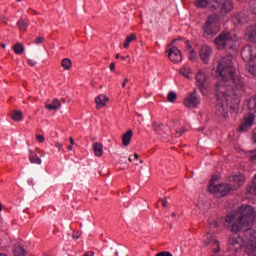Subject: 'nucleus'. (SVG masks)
I'll use <instances>...</instances> for the list:
<instances>
[{
	"label": "nucleus",
	"mask_w": 256,
	"mask_h": 256,
	"mask_svg": "<svg viewBox=\"0 0 256 256\" xmlns=\"http://www.w3.org/2000/svg\"><path fill=\"white\" fill-rule=\"evenodd\" d=\"M256 219L255 208L252 206H241L227 214L225 217V227L233 234L229 237V251H238L244 247L248 256H256V231L253 228ZM244 231L243 237L237 233Z\"/></svg>",
	"instance_id": "f257e3e1"
},
{
	"label": "nucleus",
	"mask_w": 256,
	"mask_h": 256,
	"mask_svg": "<svg viewBox=\"0 0 256 256\" xmlns=\"http://www.w3.org/2000/svg\"><path fill=\"white\" fill-rule=\"evenodd\" d=\"M216 75L220 79L216 85L225 87V89H233L234 97H239L245 93V81L237 75L233 55L228 54L218 61Z\"/></svg>",
	"instance_id": "f03ea898"
},
{
	"label": "nucleus",
	"mask_w": 256,
	"mask_h": 256,
	"mask_svg": "<svg viewBox=\"0 0 256 256\" xmlns=\"http://www.w3.org/2000/svg\"><path fill=\"white\" fill-rule=\"evenodd\" d=\"M216 91V115L219 117H223L227 119L229 117V101L232 105H239L241 97H235L234 91L231 88L219 87V85H215Z\"/></svg>",
	"instance_id": "7ed1b4c3"
},
{
	"label": "nucleus",
	"mask_w": 256,
	"mask_h": 256,
	"mask_svg": "<svg viewBox=\"0 0 256 256\" xmlns=\"http://www.w3.org/2000/svg\"><path fill=\"white\" fill-rule=\"evenodd\" d=\"M217 178L215 176L210 180L208 190L210 193L216 194V197H225L229 195L231 191H236L245 183V176L243 174H235L228 177L229 184L215 185Z\"/></svg>",
	"instance_id": "20e7f679"
},
{
	"label": "nucleus",
	"mask_w": 256,
	"mask_h": 256,
	"mask_svg": "<svg viewBox=\"0 0 256 256\" xmlns=\"http://www.w3.org/2000/svg\"><path fill=\"white\" fill-rule=\"evenodd\" d=\"M237 43V36L231 34L229 31L221 32L215 39L214 45H216L217 49L223 51V49L233 51L235 50Z\"/></svg>",
	"instance_id": "39448f33"
},
{
	"label": "nucleus",
	"mask_w": 256,
	"mask_h": 256,
	"mask_svg": "<svg viewBox=\"0 0 256 256\" xmlns=\"http://www.w3.org/2000/svg\"><path fill=\"white\" fill-rule=\"evenodd\" d=\"M219 19V14L208 16L206 22L202 26L203 37H205V39H213V37L221 31V28L219 27Z\"/></svg>",
	"instance_id": "423d86ee"
},
{
	"label": "nucleus",
	"mask_w": 256,
	"mask_h": 256,
	"mask_svg": "<svg viewBox=\"0 0 256 256\" xmlns=\"http://www.w3.org/2000/svg\"><path fill=\"white\" fill-rule=\"evenodd\" d=\"M185 107H188L190 109H197L199 105H201V96L197 92L196 89L193 90V92L188 93L187 97L184 98L183 101Z\"/></svg>",
	"instance_id": "0eeeda50"
},
{
	"label": "nucleus",
	"mask_w": 256,
	"mask_h": 256,
	"mask_svg": "<svg viewBox=\"0 0 256 256\" xmlns=\"http://www.w3.org/2000/svg\"><path fill=\"white\" fill-rule=\"evenodd\" d=\"M241 57L246 63L256 59V47L252 45H246L241 50Z\"/></svg>",
	"instance_id": "6e6552de"
},
{
	"label": "nucleus",
	"mask_w": 256,
	"mask_h": 256,
	"mask_svg": "<svg viewBox=\"0 0 256 256\" xmlns=\"http://www.w3.org/2000/svg\"><path fill=\"white\" fill-rule=\"evenodd\" d=\"M196 85L202 95H205L207 89V74L203 71H198L196 74Z\"/></svg>",
	"instance_id": "1a4fd4ad"
},
{
	"label": "nucleus",
	"mask_w": 256,
	"mask_h": 256,
	"mask_svg": "<svg viewBox=\"0 0 256 256\" xmlns=\"http://www.w3.org/2000/svg\"><path fill=\"white\" fill-rule=\"evenodd\" d=\"M204 243L207 246L209 245L211 246L213 253H219V251H221V247L219 246V241L211 233L206 234V236L204 237Z\"/></svg>",
	"instance_id": "9d476101"
},
{
	"label": "nucleus",
	"mask_w": 256,
	"mask_h": 256,
	"mask_svg": "<svg viewBox=\"0 0 256 256\" xmlns=\"http://www.w3.org/2000/svg\"><path fill=\"white\" fill-rule=\"evenodd\" d=\"M211 55H213V48H211L209 45H203L199 50V57L202 61V63H205V65H208Z\"/></svg>",
	"instance_id": "9b49d317"
},
{
	"label": "nucleus",
	"mask_w": 256,
	"mask_h": 256,
	"mask_svg": "<svg viewBox=\"0 0 256 256\" xmlns=\"http://www.w3.org/2000/svg\"><path fill=\"white\" fill-rule=\"evenodd\" d=\"M253 121H255V116L253 113H249L247 116L244 117V120L240 124V127L238 128V131L240 133H247L249 129L253 126Z\"/></svg>",
	"instance_id": "f8f14e48"
},
{
	"label": "nucleus",
	"mask_w": 256,
	"mask_h": 256,
	"mask_svg": "<svg viewBox=\"0 0 256 256\" xmlns=\"http://www.w3.org/2000/svg\"><path fill=\"white\" fill-rule=\"evenodd\" d=\"M235 7V4L233 3V0H224L223 2L220 3L219 6V14L222 17H225L226 15H229L231 11H233Z\"/></svg>",
	"instance_id": "ddd939ff"
},
{
	"label": "nucleus",
	"mask_w": 256,
	"mask_h": 256,
	"mask_svg": "<svg viewBox=\"0 0 256 256\" xmlns=\"http://www.w3.org/2000/svg\"><path fill=\"white\" fill-rule=\"evenodd\" d=\"M168 57L172 63H181L183 61V56L181 55V50L177 46H172L167 50Z\"/></svg>",
	"instance_id": "4468645a"
},
{
	"label": "nucleus",
	"mask_w": 256,
	"mask_h": 256,
	"mask_svg": "<svg viewBox=\"0 0 256 256\" xmlns=\"http://www.w3.org/2000/svg\"><path fill=\"white\" fill-rule=\"evenodd\" d=\"M249 22V15L246 12H240L233 17V23L235 25H245Z\"/></svg>",
	"instance_id": "2eb2a0df"
},
{
	"label": "nucleus",
	"mask_w": 256,
	"mask_h": 256,
	"mask_svg": "<svg viewBox=\"0 0 256 256\" xmlns=\"http://www.w3.org/2000/svg\"><path fill=\"white\" fill-rule=\"evenodd\" d=\"M246 37L248 41H251L252 43H256V25H252L247 28Z\"/></svg>",
	"instance_id": "dca6fc26"
},
{
	"label": "nucleus",
	"mask_w": 256,
	"mask_h": 256,
	"mask_svg": "<svg viewBox=\"0 0 256 256\" xmlns=\"http://www.w3.org/2000/svg\"><path fill=\"white\" fill-rule=\"evenodd\" d=\"M248 197H253L256 195V175L253 177L252 182L247 187Z\"/></svg>",
	"instance_id": "f3484780"
},
{
	"label": "nucleus",
	"mask_w": 256,
	"mask_h": 256,
	"mask_svg": "<svg viewBox=\"0 0 256 256\" xmlns=\"http://www.w3.org/2000/svg\"><path fill=\"white\" fill-rule=\"evenodd\" d=\"M107 101H109V98L106 95H99L98 97H96L95 102L97 105V109L105 107Z\"/></svg>",
	"instance_id": "a211bd4d"
},
{
	"label": "nucleus",
	"mask_w": 256,
	"mask_h": 256,
	"mask_svg": "<svg viewBox=\"0 0 256 256\" xmlns=\"http://www.w3.org/2000/svg\"><path fill=\"white\" fill-rule=\"evenodd\" d=\"M132 138H133V130H128L122 136V145H124V147L129 146V143H131Z\"/></svg>",
	"instance_id": "6ab92c4d"
},
{
	"label": "nucleus",
	"mask_w": 256,
	"mask_h": 256,
	"mask_svg": "<svg viewBox=\"0 0 256 256\" xmlns=\"http://www.w3.org/2000/svg\"><path fill=\"white\" fill-rule=\"evenodd\" d=\"M196 7L204 9L207 7L211 11V0H194Z\"/></svg>",
	"instance_id": "aec40b11"
},
{
	"label": "nucleus",
	"mask_w": 256,
	"mask_h": 256,
	"mask_svg": "<svg viewBox=\"0 0 256 256\" xmlns=\"http://www.w3.org/2000/svg\"><path fill=\"white\" fill-rule=\"evenodd\" d=\"M61 107V102H59V99H54L51 104H45V109H48L49 111H57Z\"/></svg>",
	"instance_id": "412c9836"
},
{
	"label": "nucleus",
	"mask_w": 256,
	"mask_h": 256,
	"mask_svg": "<svg viewBox=\"0 0 256 256\" xmlns=\"http://www.w3.org/2000/svg\"><path fill=\"white\" fill-rule=\"evenodd\" d=\"M93 151H94L96 157H101V155H103V144L97 143V142L94 143Z\"/></svg>",
	"instance_id": "4be33fe9"
},
{
	"label": "nucleus",
	"mask_w": 256,
	"mask_h": 256,
	"mask_svg": "<svg viewBox=\"0 0 256 256\" xmlns=\"http://www.w3.org/2000/svg\"><path fill=\"white\" fill-rule=\"evenodd\" d=\"M246 71H248V73H250V75H253L254 77H256V62H250L246 66Z\"/></svg>",
	"instance_id": "5701e85b"
},
{
	"label": "nucleus",
	"mask_w": 256,
	"mask_h": 256,
	"mask_svg": "<svg viewBox=\"0 0 256 256\" xmlns=\"http://www.w3.org/2000/svg\"><path fill=\"white\" fill-rule=\"evenodd\" d=\"M247 105H248L249 111H253L254 113H256V95L249 99Z\"/></svg>",
	"instance_id": "b1692460"
},
{
	"label": "nucleus",
	"mask_w": 256,
	"mask_h": 256,
	"mask_svg": "<svg viewBox=\"0 0 256 256\" xmlns=\"http://www.w3.org/2000/svg\"><path fill=\"white\" fill-rule=\"evenodd\" d=\"M221 3H223V0H210L211 11L219 10Z\"/></svg>",
	"instance_id": "393cba45"
},
{
	"label": "nucleus",
	"mask_w": 256,
	"mask_h": 256,
	"mask_svg": "<svg viewBox=\"0 0 256 256\" xmlns=\"http://www.w3.org/2000/svg\"><path fill=\"white\" fill-rule=\"evenodd\" d=\"M135 39H137V36L134 33L130 34L123 44L124 49H128L129 45H131L132 41H135Z\"/></svg>",
	"instance_id": "a878e982"
},
{
	"label": "nucleus",
	"mask_w": 256,
	"mask_h": 256,
	"mask_svg": "<svg viewBox=\"0 0 256 256\" xmlns=\"http://www.w3.org/2000/svg\"><path fill=\"white\" fill-rule=\"evenodd\" d=\"M30 163H34L35 165H41V158L37 157L33 151L30 150Z\"/></svg>",
	"instance_id": "bb28decb"
},
{
	"label": "nucleus",
	"mask_w": 256,
	"mask_h": 256,
	"mask_svg": "<svg viewBox=\"0 0 256 256\" xmlns=\"http://www.w3.org/2000/svg\"><path fill=\"white\" fill-rule=\"evenodd\" d=\"M11 118L13 121H21L23 119V113H21L19 110H16L11 114Z\"/></svg>",
	"instance_id": "cd10ccee"
},
{
	"label": "nucleus",
	"mask_w": 256,
	"mask_h": 256,
	"mask_svg": "<svg viewBox=\"0 0 256 256\" xmlns=\"http://www.w3.org/2000/svg\"><path fill=\"white\" fill-rule=\"evenodd\" d=\"M23 51H25V46H23V44L17 43L14 45V52L16 53V55H21Z\"/></svg>",
	"instance_id": "c85d7f7f"
},
{
	"label": "nucleus",
	"mask_w": 256,
	"mask_h": 256,
	"mask_svg": "<svg viewBox=\"0 0 256 256\" xmlns=\"http://www.w3.org/2000/svg\"><path fill=\"white\" fill-rule=\"evenodd\" d=\"M61 65L63 69H65L66 71H69V69H71L72 62L69 58H65L62 60Z\"/></svg>",
	"instance_id": "c756f323"
},
{
	"label": "nucleus",
	"mask_w": 256,
	"mask_h": 256,
	"mask_svg": "<svg viewBox=\"0 0 256 256\" xmlns=\"http://www.w3.org/2000/svg\"><path fill=\"white\" fill-rule=\"evenodd\" d=\"M17 25L19 27V29L21 31H27V27H29V25L27 24V22L23 19H20L18 22H17Z\"/></svg>",
	"instance_id": "7c9ffc66"
},
{
	"label": "nucleus",
	"mask_w": 256,
	"mask_h": 256,
	"mask_svg": "<svg viewBox=\"0 0 256 256\" xmlns=\"http://www.w3.org/2000/svg\"><path fill=\"white\" fill-rule=\"evenodd\" d=\"M153 128L155 129V131H165V124L161 122H155L153 124Z\"/></svg>",
	"instance_id": "2f4dec72"
},
{
	"label": "nucleus",
	"mask_w": 256,
	"mask_h": 256,
	"mask_svg": "<svg viewBox=\"0 0 256 256\" xmlns=\"http://www.w3.org/2000/svg\"><path fill=\"white\" fill-rule=\"evenodd\" d=\"M249 11L252 12L253 15H256V0L249 1Z\"/></svg>",
	"instance_id": "473e14b6"
},
{
	"label": "nucleus",
	"mask_w": 256,
	"mask_h": 256,
	"mask_svg": "<svg viewBox=\"0 0 256 256\" xmlns=\"http://www.w3.org/2000/svg\"><path fill=\"white\" fill-rule=\"evenodd\" d=\"M177 99V93L175 92H169L168 93V101L169 103H174Z\"/></svg>",
	"instance_id": "72a5a7b5"
},
{
	"label": "nucleus",
	"mask_w": 256,
	"mask_h": 256,
	"mask_svg": "<svg viewBox=\"0 0 256 256\" xmlns=\"http://www.w3.org/2000/svg\"><path fill=\"white\" fill-rule=\"evenodd\" d=\"M15 256H25V249L22 246H18L15 250Z\"/></svg>",
	"instance_id": "f704fd0d"
},
{
	"label": "nucleus",
	"mask_w": 256,
	"mask_h": 256,
	"mask_svg": "<svg viewBox=\"0 0 256 256\" xmlns=\"http://www.w3.org/2000/svg\"><path fill=\"white\" fill-rule=\"evenodd\" d=\"M191 73V69L189 68H181L180 74L183 75V77L189 78V74Z\"/></svg>",
	"instance_id": "c9c22d12"
},
{
	"label": "nucleus",
	"mask_w": 256,
	"mask_h": 256,
	"mask_svg": "<svg viewBox=\"0 0 256 256\" xmlns=\"http://www.w3.org/2000/svg\"><path fill=\"white\" fill-rule=\"evenodd\" d=\"M249 161L256 164V150L252 151L249 155Z\"/></svg>",
	"instance_id": "e433bc0d"
},
{
	"label": "nucleus",
	"mask_w": 256,
	"mask_h": 256,
	"mask_svg": "<svg viewBox=\"0 0 256 256\" xmlns=\"http://www.w3.org/2000/svg\"><path fill=\"white\" fill-rule=\"evenodd\" d=\"M189 59L190 61H195L197 59V53L195 52V50L190 51Z\"/></svg>",
	"instance_id": "4c0bfd02"
},
{
	"label": "nucleus",
	"mask_w": 256,
	"mask_h": 256,
	"mask_svg": "<svg viewBox=\"0 0 256 256\" xmlns=\"http://www.w3.org/2000/svg\"><path fill=\"white\" fill-rule=\"evenodd\" d=\"M156 256H173L169 251H162L156 254Z\"/></svg>",
	"instance_id": "58836bf2"
},
{
	"label": "nucleus",
	"mask_w": 256,
	"mask_h": 256,
	"mask_svg": "<svg viewBox=\"0 0 256 256\" xmlns=\"http://www.w3.org/2000/svg\"><path fill=\"white\" fill-rule=\"evenodd\" d=\"M185 133V128L176 129V137H181Z\"/></svg>",
	"instance_id": "ea45409f"
},
{
	"label": "nucleus",
	"mask_w": 256,
	"mask_h": 256,
	"mask_svg": "<svg viewBox=\"0 0 256 256\" xmlns=\"http://www.w3.org/2000/svg\"><path fill=\"white\" fill-rule=\"evenodd\" d=\"M43 41H45V39L43 37H38L35 39L34 43L36 45H41V43H43Z\"/></svg>",
	"instance_id": "a19ab883"
},
{
	"label": "nucleus",
	"mask_w": 256,
	"mask_h": 256,
	"mask_svg": "<svg viewBox=\"0 0 256 256\" xmlns=\"http://www.w3.org/2000/svg\"><path fill=\"white\" fill-rule=\"evenodd\" d=\"M28 65H30V67H35V65H37V60L29 59Z\"/></svg>",
	"instance_id": "79ce46f5"
},
{
	"label": "nucleus",
	"mask_w": 256,
	"mask_h": 256,
	"mask_svg": "<svg viewBox=\"0 0 256 256\" xmlns=\"http://www.w3.org/2000/svg\"><path fill=\"white\" fill-rule=\"evenodd\" d=\"M36 140L39 142V143H44L45 142V137L43 135H38L36 137Z\"/></svg>",
	"instance_id": "37998d69"
},
{
	"label": "nucleus",
	"mask_w": 256,
	"mask_h": 256,
	"mask_svg": "<svg viewBox=\"0 0 256 256\" xmlns=\"http://www.w3.org/2000/svg\"><path fill=\"white\" fill-rule=\"evenodd\" d=\"M160 201H161V203H162V207L167 208V204H168V202H167V198L160 199Z\"/></svg>",
	"instance_id": "c03bdc74"
},
{
	"label": "nucleus",
	"mask_w": 256,
	"mask_h": 256,
	"mask_svg": "<svg viewBox=\"0 0 256 256\" xmlns=\"http://www.w3.org/2000/svg\"><path fill=\"white\" fill-rule=\"evenodd\" d=\"M127 83H129V78H125V80L122 83V87L125 89Z\"/></svg>",
	"instance_id": "a18cd8bd"
},
{
	"label": "nucleus",
	"mask_w": 256,
	"mask_h": 256,
	"mask_svg": "<svg viewBox=\"0 0 256 256\" xmlns=\"http://www.w3.org/2000/svg\"><path fill=\"white\" fill-rule=\"evenodd\" d=\"M55 147H57V149H63V144H61V143H59V142H57L56 144H55Z\"/></svg>",
	"instance_id": "49530a36"
},
{
	"label": "nucleus",
	"mask_w": 256,
	"mask_h": 256,
	"mask_svg": "<svg viewBox=\"0 0 256 256\" xmlns=\"http://www.w3.org/2000/svg\"><path fill=\"white\" fill-rule=\"evenodd\" d=\"M93 255H95V253L88 251L83 256H93Z\"/></svg>",
	"instance_id": "de8ad7c7"
},
{
	"label": "nucleus",
	"mask_w": 256,
	"mask_h": 256,
	"mask_svg": "<svg viewBox=\"0 0 256 256\" xmlns=\"http://www.w3.org/2000/svg\"><path fill=\"white\" fill-rule=\"evenodd\" d=\"M110 71H115V63L110 64Z\"/></svg>",
	"instance_id": "09e8293b"
},
{
	"label": "nucleus",
	"mask_w": 256,
	"mask_h": 256,
	"mask_svg": "<svg viewBox=\"0 0 256 256\" xmlns=\"http://www.w3.org/2000/svg\"><path fill=\"white\" fill-rule=\"evenodd\" d=\"M69 141H70V144H71V145H75V140L73 139V137H70V138H69Z\"/></svg>",
	"instance_id": "8fccbe9b"
},
{
	"label": "nucleus",
	"mask_w": 256,
	"mask_h": 256,
	"mask_svg": "<svg viewBox=\"0 0 256 256\" xmlns=\"http://www.w3.org/2000/svg\"><path fill=\"white\" fill-rule=\"evenodd\" d=\"M68 151H73V145L68 146Z\"/></svg>",
	"instance_id": "3c124183"
},
{
	"label": "nucleus",
	"mask_w": 256,
	"mask_h": 256,
	"mask_svg": "<svg viewBox=\"0 0 256 256\" xmlns=\"http://www.w3.org/2000/svg\"><path fill=\"white\" fill-rule=\"evenodd\" d=\"M73 238H74V239H79V234H74V235H73Z\"/></svg>",
	"instance_id": "603ef678"
},
{
	"label": "nucleus",
	"mask_w": 256,
	"mask_h": 256,
	"mask_svg": "<svg viewBox=\"0 0 256 256\" xmlns=\"http://www.w3.org/2000/svg\"><path fill=\"white\" fill-rule=\"evenodd\" d=\"M134 159H139V154H134Z\"/></svg>",
	"instance_id": "864d4df0"
},
{
	"label": "nucleus",
	"mask_w": 256,
	"mask_h": 256,
	"mask_svg": "<svg viewBox=\"0 0 256 256\" xmlns=\"http://www.w3.org/2000/svg\"><path fill=\"white\" fill-rule=\"evenodd\" d=\"M252 139H253L254 143H256V135H253Z\"/></svg>",
	"instance_id": "5fc2aeb1"
},
{
	"label": "nucleus",
	"mask_w": 256,
	"mask_h": 256,
	"mask_svg": "<svg viewBox=\"0 0 256 256\" xmlns=\"http://www.w3.org/2000/svg\"><path fill=\"white\" fill-rule=\"evenodd\" d=\"M0 211H3V204L0 203Z\"/></svg>",
	"instance_id": "6e6d98bb"
},
{
	"label": "nucleus",
	"mask_w": 256,
	"mask_h": 256,
	"mask_svg": "<svg viewBox=\"0 0 256 256\" xmlns=\"http://www.w3.org/2000/svg\"><path fill=\"white\" fill-rule=\"evenodd\" d=\"M128 160L131 162H133V158L129 157Z\"/></svg>",
	"instance_id": "4d7b16f0"
},
{
	"label": "nucleus",
	"mask_w": 256,
	"mask_h": 256,
	"mask_svg": "<svg viewBox=\"0 0 256 256\" xmlns=\"http://www.w3.org/2000/svg\"><path fill=\"white\" fill-rule=\"evenodd\" d=\"M1 48H2V49H5V44H1Z\"/></svg>",
	"instance_id": "13d9d810"
},
{
	"label": "nucleus",
	"mask_w": 256,
	"mask_h": 256,
	"mask_svg": "<svg viewBox=\"0 0 256 256\" xmlns=\"http://www.w3.org/2000/svg\"><path fill=\"white\" fill-rule=\"evenodd\" d=\"M0 256H7L6 254L1 253Z\"/></svg>",
	"instance_id": "bf43d9fd"
},
{
	"label": "nucleus",
	"mask_w": 256,
	"mask_h": 256,
	"mask_svg": "<svg viewBox=\"0 0 256 256\" xmlns=\"http://www.w3.org/2000/svg\"><path fill=\"white\" fill-rule=\"evenodd\" d=\"M116 59H119V54L116 55Z\"/></svg>",
	"instance_id": "052dcab7"
},
{
	"label": "nucleus",
	"mask_w": 256,
	"mask_h": 256,
	"mask_svg": "<svg viewBox=\"0 0 256 256\" xmlns=\"http://www.w3.org/2000/svg\"><path fill=\"white\" fill-rule=\"evenodd\" d=\"M122 61H125V57H122Z\"/></svg>",
	"instance_id": "680f3d73"
},
{
	"label": "nucleus",
	"mask_w": 256,
	"mask_h": 256,
	"mask_svg": "<svg viewBox=\"0 0 256 256\" xmlns=\"http://www.w3.org/2000/svg\"><path fill=\"white\" fill-rule=\"evenodd\" d=\"M18 2H21V0H17Z\"/></svg>",
	"instance_id": "e2e57ef3"
}]
</instances>
